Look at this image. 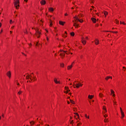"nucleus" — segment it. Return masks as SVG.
Instances as JSON below:
<instances>
[{
    "instance_id": "obj_1",
    "label": "nucleus",
    "mask_w": 126,
    "mask_h": 126,
    "mask_svg": "<svg viewBox=\"0 0 126 126\" xmlns=\"http://www.w3.org/2000/svg\"><path fill=\"white\" fill-rule=\"evenodd\" d=\"M74 18H75V22L74 23V26H75L76 28H77L79 25L78 24H77V21H78L79 20V18H78V17H74Z\"/></svg>"
},
{
    "instance_id": "obj_2",
    "label": "nucleus",
    "mask_w": 126,
    "mask_h": 126,
    "mask_svg": "<svg viewBox=\"0 0 126 126\" xmlns=\"http://www.w3.org/2000/svg\"><path fill=\"white\" fill-rule=\"evenodd\" d=\"M14 5L16 9H18L19 7V0H16L14 2Z\"/></svg>"
},
{
    "instance_id": "obj_3",
    "label": "nucleus",
    "mask_w": 126,
    "mask_h": 126,
    "mask_svg": "<svg viewBox=\"0 0 126 126\" xmlns=\"http://www.w3.org/2000/svg\"><path fill=\"white\" fill-rule=\"evenodd\" d=\"M36 32H35V35L37 38H40V34H41V32H39V30H35Z\"/></svg>"
},
{
    "instance_id": "obj_4",
    "label": "nucleus",
    "mask_w": 126,
    "mask_h": 126,
    "mask_svg": "<svg viewBox=\"0 0 126 126\" xmlns=\"http://www.w3.org/2000/svg\"><path fill=\"white\" fill-rule=\"evenodd\" d=\"M64 89H65V91H64V93L67 94V93H68L69 91H70V90H69L68 89V87H65Z\"/></svg>"
},
{
    "instance_id": "obj_5",
    "label": "nucleus",
    "mask_w": 126,
    "mask_h": 126,
    "mask_svg": "<svg viewBox=\"0 0 126 126\" xmlns=\"http://www.w3.org/2000/svg\"><path fill=\"white\" fill-rule=\"evenodd\" d=\"M32 77V76L31 75H27L26 76V79H31V81H32L33 80L31 78Z\"/></svg>"
},
{
    "instance_id": "obj_6",
    "label": "nucleus",
    "mask_w": 126,
    "mask_h": 126,
    "mask_svg": "<svg viewBox=\"0 0 126 126\" xmlns=\"http://www.w3.org/2000/svg\"><path fill=\"white\" fill-rule=\"evenodd\" d=\"M59 54H60V56H61V57H63V50H60V51L59 52Z\"/></svg>"
},
{
    "instance_id": "obj_7",
    "label": "nucleus",
    "mask_w": 126,
    "mask_h": 126,
    "mask_svg": "<svg viewBox=\"0 0 126 126\" xmlns=\"http://www.w3.org/2000/svg\"><path fill=\"white\" fill-rule=\"evenodd\" d=\"M7 76L9 77V78H10V76L11 75V73H10V71H9L7 73H6Z\"/></svg>"
},
{
    "instance_id": "obj_8",
    "label": "nucleus",
    "mask_w": 126,
    "mask_h": 126,
    "mask_svg": "<svg viewBox=\"0 0 126 126\" xmlns=\"http://www.w3.org/2000/svg\"><path fill=\"white\" fill-rule=\"evenodd\" d=\"M82 42L84 45H85V44H86V41L84 40V38L83 37L82 38Z\"/></svg>"
},
{
    "instance_id": "obj_9",
    "label": "nucleus",
    "mask_w": 126,
    "mask_h": 126,
    "mask_svg": "<svg viewBox=\"0 0 126 126\" xmlns=\"http://www.w3.org/2000/svg\"><path fill=\"white\" fill-rule=\"evenodd\" d=\"M48 10L50 11V12H53L54 11V8L53 7L48 8Z\"/></svg>"
},
{
    "instance_id": "obj_10",
    "label": "nucleus",
    "mask_w": 126,
    "mask_h": 126,
    "mask_svg": "<svg viewBox=\"0 0 126 126\" xmlns=\"http://www.w3.org/2000/svg\"><path fill=\"white\" fill-rule=\"evenodd\" d=\"M111 94H113V97L116 96V94H115V92L114 91V90H111Z\"/></svg>"
},
{
    "instance_id": "obj_11",
    "label": "nucleus",
    "mask_w": 126,
    "mask_h": 126,
    "mask_svg": "<svg viewBox=\"0 0 126 126\" xmlns=\"http://www.w3.org/2000/svg\"><path fill=\"white\" fill-rule=\"evenodd\" d=\"M54 82H55V83H56V84H58V83L61 84V82L58 81V80L56 78L54 79Z\"/></svg>"
},
{
    "instance_id": "obj_12",
    "label": "nucleus",
    "mask_w": 126,
    "mask_h": 126,
    "mask_svg": "<svg viewBox=\"0 0 126 126\" xmlns=\"http://www.w3.org/2000/svg\"><path fill=\"white\" fill-rule=\"evenodd\" d=\"M92 21H93V22H94V23H96L97 20H96L95 18H92Z\"/></svg>"
},
{
    "instance_id": "obj_13",
    "label": "nucleus",
    "mask_w": 126,
    "mask_h": 126,
    "mask_svg": "<svg viewBox=\"0 0 126 126\" xmlns=\"http://www.w3.org/2000/svg\"><path fill=\"white\" fill-rule=\"evenodd\" d=\"M41 4H46V1L45 0H42L40 1Z\"/></svg>"
},
{
    "instance_id": "obj_14",
    "label": "nucleus",
    "mask_w": 126,
    "mask_h": 126,
    "mask_svg": "<svg viewBox=\"0 0 126 126\" xmlns=\"http://www.w3.org/2000/svg\"><path fill=\"white\" fill-rule=\"evenodd\" d=\"M121 115H122L121 119H124V118H125V113L124 112H122Z\"/></svg>"
},
{
    "instance_id": "obj_15",
    "label": "nucleus",
    "mask_w": 126,
    "mask_h": 126,
    "mask_svg": "<svg viewBox=\"0 0 126 126\" xmlns=\"http://www.w3.org/2000/svg\"><path fill=\"white\" fill-rule=\"evenodd\" d=\"M95 45H98L99 44V40L95 39Z\"/></svg>"
},
{
    "instance_id": "obj_16",
    "label": "nucleus",
    "mask_w": 126,
    "mask_h": 126,
    "mask_svg": "<svg viewBox=\"0 0 126 126\" xmlns=\"http://www.w3.org/2000/svg\"><path fill=\"white\" fill-rule=\"evenodd\" d=\"M109 78H111L112 79V76H107L105 78L106 80H108V79H109Z\"/></svg>"
},
{
    "instance_id": "obj_17",
    "label": "nucleus",
    "mask_w": 126,
    "mask_h": 126,
    "mask_svg": "<svg viewBox=\"0 0 126 126\" xmlns=\"http://www.w3.org/2000/svg\"><path fill=\"white\" fill-rule=\"evenodd\" d=\"M59 24H60V25H62L63 26V22L62 21H60Z\"/></svg>"
},
{
    "instance_id": "obj_18",
    "label": "nucleus",
    "mask_w": 126,
    "mask_h": 126,
    "mask_svg": "<svg viewBox=\"0 0 126 126\" xmlns=\"http://www.w3.org/2000/svg\"><path fill=\"white\" fill-rule=\"evenodd\" d=\"M75 86H76V88H79L80 84H76V85H75Z\"/></svg>"
},
{
    "instance_id": "obj_19",
    "label": "nucleus",
    "mask_w": 126,
    "mask_h": 126,
    "mask_svg": "<svg viewBox=\"0 0 126 126\" xmlns=\"http://www.w3.org/2000/svg\"><path fill=\"white\" fill-rule=\"evenodd\" d=\"M94 97V95H89L88 98H89V99H92Z\"/></svg>"
},
{
    "instance_id": "obj_20",
    "label": "nucleus",
    "mask_w": 126,
    "mask_h": 126,
    "mask_svg": "<svg viewBox=\"0 0 126 126\" xmlns=\"http://www.w3.org/2000/svg\"><path fill=\"white\" fill-rule=\"evenodd\" d=\"M104 14L105 16H106V15H108V12L104 11Z\"/></svg>"
},
{
    "instance_id": "obj_21",
    "label": "nucleus",
    "mask_w": 126,
    "mask_h": 126,
    "mask_svg": "<svg viewBox=\"0 0 126 126\" xmlns=\"http://www.w3.org/2000/svg\"><path fill=\"white\" fill-rule=\"evenodd\" d=\"M72 67V65L68 66V69H70Z\"/></svg>"
},
{
    "instance_id": "obj_22",
    "label": "nucleus",
    "mask_w": 126,
    "mask_h": 126,
    "mask_svg": "<svg viewBox=\"0 0 126 126\" xmlns=\"http://www.w3.org/2000/svg\"><path fill=\"white\" fill-rule=\"evenodd\" d=\"M115 23H116L117 24H118V23H119V21L118 20H115Z\"/></svg>"
},
{
    "instance_id": "obj_23",
    "label": "nucleus",
    "mask_w": 126,
    "mask_h": 126,
    "mask_svg": "<svg viewBox=\"0 0 126 126\" xmlns=\"http://www.w3.org/2000/svg\"><path fill=\"white\" fill-rule=\"evenodd\" d=\"M103 110H104V111H106V112H107V109L106 108V106H103Z\"/></svg>"
},
{
    "instance_id": "obj_24",
    "label": "nucleus",
    "mask_w": 126,
    "mask_h": 126,
    "mask_svg": "<svg viewBox=\"0 0 126 126\" xmlns=\"http://www.w3.org/2000/svg\"><path fill=\"white\" fill-rule=\"evenodd\" d=\"M74 34H75L74 32H73L70 33L71 36H74Z\"/></svg>"
},
{
    "instance_id": "obj_25",
    "label": "nucleus",
    "mask_w": 126,
    "mask_h": 126,
    "mask_svg": "<svg viewBox=\"0 0 126 126\" xmlns=\"http://www.w3.org/2000/svg\"><path fill=\"white\" fill-rule=\"evenodd\" d=\"M74 114H75V115H76V116H77V117H78V118H79V115H78V113H75Z\"/></svg>"
},
{
    "instance_id": "obj_26",
    "label": "nucleus",
    "mask_w": 126,
    "mask_h": 126,
    "mask_svg": "<svg viewBox=\"0 0 126 126\" xmlns=\"http://www.w3.org/2000/svg\"><path fill=\"white\" fill-rule=\"evenodd\" d=\"M30 123L31 124V125H34V122L33 121H32V122H30Z\"/></svg>"
},
{
    "instance_id": "obj_27",
    "label": "nucleus",
    "mask_w": 126,
    "mask_h": 126,
    "mask_svg": "<svg viewBox=\"0 0 126 126\" xmlns=\"http://www.w3.org/2000/svg\"><path fill=\"white\" fill-rule=\"evenodd\" d=\"M50 26H52L53 24L52 23V20H50Z\"/></svg>"
},
{
    "instance_id": "obj_28",
    "label": "nucleus",
    "mask_w": 126,
    "mask_h": 126,
    "mask_svg": "<svg viewBox=\"0 0 126 126\" xmlns=\"http://www.w3.org/2000/svg\"><path fill=\"white\" fill-rule=\"evenodd\" d=\"M21 93H22V91H19L18 93V94H19V95H20L21 94Z\"/></svg>"
},
{
    "instance_id": "obj_29",
    "label": "nucleus",
    "mask_w": 126,
    "mask_h": 126,
    "mask_svg": "<svg viewBox=\"0 0 126 126\" xmlns=\"http://www.w3.org/2000/svg\"><path fill=\"white\" fill-rule=\"evenodd\" d=\"M70 102L72 103V104H74V101L72 100H70Z\"/></svg>"
},
{
    "instance_id": "obj_30",
    "label": "nucleus",
    "mask_w": 126,
    "mask_h": 126,
    "mask_svg": "<svg viewBox=\"0 0 126 126\" xmlns=\"http://www.w3.org/2000/svg\"><path fill=\"white\" fill-rule=\"evenodd\" d=\"M104 123H106V122H109V120L108 119L104 120Z\"/></svg>"
},
{
    "instance_id": "obj_31",
    "label": "nucleus",
    "mask_w": 126,
    "mask_h": 126,
    "mask_svg": "<svg viewBox=\"0 0 126 126\" xmlns=\"http://www.w3.org/2000/svg\"><path fill=\"white\" fill-rule=\"evenodd\" d=\"M85 117L86 118H87V119H89V116H87V114H85Z\"/></svg>"
},
{
    "instance_id": "obj_32",
    "label": "nucleus",
    "mask_w": 126,
    "mask_h": 126,
    "mask_svg": "<svg viewBox=\"0 0 126 126\" xmlns=\"http://www.w3.org/2000/svg\"><path fill=\"white\" fill-rule=\"evenodd\" d=\"M114 105H117V102L113 100Z\"/></svg>"
},
{
    "instance_id": "obj_33",
    "label": "nucleus",
    "mask_w": 126,
    "mask_h": 126,
    "mask_svg": "<svg viewBox=\"0 0 126 126\" xmlns=\"http://www.w3.org/2000/svg\"><path fill=\"white\" fill-rule=\"evenodd\" d=\"M102 96H103V94H102L101 93L99 94V97H102Z\"/></svg>"
},
{
    "instance_id": "obj_34",
    "label": "nucleus",
    "mask_w": 126,
    "mask_h": 126,
    "mask_svg": "<svg viewBox=\"0 0 126 126\" xmlns=\"http://www.w3.org/2000/svg\"><path fill=\"white\" fill-rule=\"evenodd\" d=\"M78 21H79V22H81V23H82V22L83 21V20H79Z\"/></svg>"
},
{
    "instance_id": "obj_35",
    "label": "nucleus",
    "mask_w": 126,
    "mask_h": 126,
    "mask_svg": "<svg viewBox=\"0 0 126 126\" xmlns=\"http://www.w3.org/2000/svg\"><path fill=\"white\" fill-rule=\"evenodd\" d=\"M32 78H33L34 80H37V79H35L36 77H33Z\"/></svg>"
},
{
    "instance_id": "obj_36",
    "label": "nucleus",
    "mask_w": 126,
    "mask_h": 126,
    "mask_svg": "<svg viewBox=\"0 0 126 126\" xmlns=\"http://www.w3.org/2000/svg\"><path fill=\"white\" fill-rule=\"evenodd\" d=\"M107 117H108V115H104V118H107Z\"/></svg>"
},
{
    "instance_id": "obj_37",
    "label": "nucleus",
    "mask_w": 126,
    "mask_h": 126,
    "mask_svg": "<svg viewBox=\"0 0 126 126\" xmlns=\"http://www.w3.org/2000/svg\"><path fill=\"white\" fill-rule=\"evenodd\" d=\"M120 111L121 113H122V112H124L123 111V109L121 107H120Z\"/></svg>"
},
{
    "instance_id": "obj_38",
    "label": "nucleus",
    "mask_w": 126,
    "mask_h": 126,
    "mask_svg": "<svg viewBox=\"0 0 126 126\" xmlns=\"http://www.w3.org/2000/svg\"><path fill=\"white\" fill-rule=\"evenodd\" d=\"M60 65H61V66L62 67H63V64H61Z\"/></svg>"
},
{
    "instance_id": "obj_39",
    "label": "nucleus",
    "mask_w": 126,
    "mask_h": 126,
    "mask_svg": "<svg viewBox=\"0 0 126 126\" xmlns=\"http://www.w3.org/2000/svg\"><path fill=\"white\" fill-rule=\"evenodd\" d=\"M67 15H67V13H66L64 14V16H67Z\"/></svg>"
},
{
    "instance_id": "obj_40",
    "label": "nucleus",
    "mask_w": 126,
    "mask_h": 126,
    "mask_svg": "<svg viewBox=\"0 0 126 126\" xmlns=\"http://www.w3.org/2000/svg\"><path fill=\"white\" fill-rule=\"evenodd\" d=\"M24 33H26V34H28V32H27V31H26V32H24Z\"/></svg>"
},
{
    "instance_id": "obj_41",
    "label": "nucleus",
    "mask_w": 126,
    "mask_h": 126,
    "mask_svg": "<svg viewBox=\"0 0 126 126\" xmlns=\"http://www.w3.org/2000/svg\"><path fill=\"white\" fill-rule=\"evenodd\" d=\"M11 22H12V20H10V24H11Z\"/></svg>"
},
{
    "instance_id": "obj_42",
    "label": "nucleus",
    "mask_w": 126,
    "mask_h": 126,
    "mask_svg": "<svg viewBox=\"0 0 126 126\" xmlns=\"http://www.w3.org/2000/svg\"><path fill=\"white\" fill-rule=\"evenodd\" d=\"M122 24H124V25H126V23H125V22H123L122 23Z\"/></svg>"
},
{
    "instance_id": "obj_43",
    "label": "nucleus",
    "mask_w": 126,
    "mask_h": 126,
    "mask_svg": "<svg viewBox=\"0 0 126 126\" xmlns=\"http://www.w3.org/2000/svg\"><path fill=\"white\" fill-rule=\"evenodd\" d=\"M112 33H118V32H112Z\"/></svg>"
},
{
    "instance_id": "obj_44",
    "label": "nucleus",
    "mask_w": 126,
    "mask_h": 126,
    "mask_svg": "<svg viewBox=\"0 0 126 126\" xmlns=\"http://www.w3.org/2000/svg\"><path fill=\"white\" fill-rule=\"evenodd\" d=\"M46 39L47 41H49V38H48V37H46Z\"/></svg>"
},
{
    "instance_id": "obj_45",
    "label": "nucleus",
    "mask_w": 126,
    "mask_h": 126,
    "mask_svg": "<svg viewBox=\"0 0 126 126\" xmlns=\"http://www.w3.org/2000/svg\"><path fill=\"white\" fill-rule=\"evenodd\" d=\"M22 54H23V55H24V56H25L26 57V56H27V55H25L24 53H22Z\"/></svg>"
},
{
    "instance_id": "obj_46",
    "label": "nucleus",
    "mask_w": 126,
    "mask_h": 126,
    "mask_svg": "<svg viewBox=\"0 0 126 126\" xmlns=\"http://www.w3.org/2000/svg\"><path fill=\"white\" fill-rule=\"evenodd\" d=\"M86 40H88V37H86Z\"/></svg>"
},
{
    "instance_id": "obj_47",
    "label": "nucleus",
    "mask_w": 126,
    "mask_h": 126,
    "mask_svg": "<svg viewBox=\"0 0 126 126\" xmlns=\"http://www.w3.org/2000/svg\"><path fill=\"white\" fill-rule=\"evenodd\" d=\"M1 23H0V28H1Z\"/></svg>"
},
{
    "instance_id": "obj_48",
    "label": "nucleus",
    "mask_w": 126,
    "mask_h": 126,
    "mask_svg": "<svg viewBox=\"0 0 126 126\" xmlns=\"http://www.w3.org/2000/svg\"><path fill=\"white\" fill-rule=\"evenodd\" d=\"M82 85H83L82 84H80V86H82Z\"/></svg>"
},
{
    "instance_id": "obj_49",
    "label": "nucleus",
    "mask_w": 126,
    "mask_h": 126,
    "mask_svg": "<svg viewBox=\"0 0 126 126\" xmlns=\"http://www.w3.org/2000/svg\"><path fill=\"white\" fill-rule=\"evenodd\" d=\"M71 124H73V121H72Z\"/></svg>"
},
{
    "instance_id": "obj_50",
    "label": "nucleus",
    "mask_w": 126,
    "mask_h": 126,
    "mask_svg": "<svg viewBox=\"0 0 126 126\" xmlns=\"http://www.w3.org/2000/svg\"><path fill=\"white\" fill-rule=\"evenodd\" d=\"M76 86H75V85L74 86V88H76Z\"/></svg>"
},
{
    "instance_id": "obj_51",
    "label": "nucleus",
    "mask_w": 126,
    "mask_h": 126,
    "mask_svg": "<svg viewBox=\"0 0 126 126\" xmlns=\"http://www.w3.org/2000/svg\"><path fill=\"white\" fill-rule=\"evenodd\" d=\"M28 0H24V1H26V2H27Z\"/></svg>"
},
{
    "instance_id": "obj_52",
    "label": "nucleus",
    "mask_w": 126,
    "mask_h": 126,
    "mask_svg": "<svg viewBox=\"0 0 126 126\" xmlns=\"http://www.w3.org/2000/svg\"><path fill=\"white\" fill-rule=\"evenodd\" d=\"M2 117L3 118L4 117V116L3 115V114L2 115Z\"/></svg>"
},
{
    "instance_id": "obj_53",
    "label": "nucleus",
    "mask_w": 126,
    "mask_h": 126,
    "mask_svg": "<svg viewBox=\"0 0 126 126\" xmlns=\"http://www.w3.org/2000/svg\"><path fill=\"white\" fill-rule=\"evenodd\" d=\"M120 24H123V23L122 22V21H120Z\"/></svg>"
},
{
    "instance_id": "obj_54",
    "label": "nucleus",
    "mask_w": 126,
    "mask_h": 126,
    "mask_svg": "<svg viewBox=\"0 0 126 126\" xmlns=\"http://www.w3.org/2000/svg\"><path fill=\"white\" fill-rule=\"evenodd\" d=\"M104 113H107V111H106V110H104Z\"/></svg>"
},
{
    "instance_id": "obj_55",
    "label": "nucleus",
    "mask_w": 126,
    "mask_h": 126,
    "mask_svg": "<svg viewBox=\"0 0 126 126\" xmlns=\"http://www.w3.org/2000/svg\"><path fill=\"white\" fill-rule=\"evenodd\" d=\"M17 85H19V83H17Z\"/></svg>"
},
{
    "instance_id": "obj_56",
    "label": "nucleus",
    "mask_w": 126,
    "mask_h": 126,
    "mask_svg": "<svg viewBox=\"0 0 126 126\" xmlns=\"http://www.w3.org/2000/svg\"><path fill=\"white\" fill-rule=\"evenodd\" d=\"M63 53H65V51L64 50V51H63Z\"/></svg>"
},
{
    "instance_id": "obj_57",
    "label": "nucleus",
    "mask_w": 126,
    "mask_h": 126,
    "mask_svg": "<svg viewBox=\"0 0 126 126\" xmlns=\"http://www.w3.org/2000/svg\"><path fill=\"white\" fill-rule=\"evenodd\" d=\"M123 68H126V67L124 66V67H123Z\"/></svg>"
},
{
    "instance_id": "obj_58",
    "label": "nucleus",
    "mask_w": 126,
    "mask_h": 126,
    "mask_svg": "<svg viewBox=\"0 0 126 126\" xmlns=\"http://www.w3.org/2000/svg\"><path fill=\"white\" fill-rule=\"evenodd\" d=\"M95 26L98 27V25H96Z\"/></svg>"
},
{
    "instance_id": "obj_59",
    "label": "nucleus",
    "mask_w": 126,
    "mask_h": 126,
    "mask_svg": "<svg viewBox=\"0 0 126 126\" xmlns=\"http://www.w3.org/2000/svg\"><path fill=\"white\" fill-rule=\"evenodd\" d=\"M38 45V43L36 44V46H37Z\"/></svg>"
},
{
    "instance_id": "obj_60",
    "label": "nucleus",
    "mask_w": 126,
    "mask_h": 126,
    "mask_svg": "<svg viewBox=\"0 0 126 126\" xmlns=\"http://www.w3.org/2000/svg\"><path fill=\"white\" fill-rule=\"evenodd\" d=\"M64 23H65V22H63V24H64Z\"/></svg>"
},
{
    "instance_id": "obj_61",
    "label": "nucleus",
    "mask_w": 126,
    "mask_h": 126,
    "mask_svg": "<svg viewBox=\"0 0 126 126\" xmlns=\"http://www.w3.org/2000/svg\"><path fill=\"white\" fill-rule=\"evenodd\" d=\"M93 8H94V6H92Z\"/></svg>"
},
{
    "instance_id": "obj_62",
    "label": "nucleus",
    "mask_w": 126,
    "mask_h": 126,
    "mask_svg": "<svg viewBox=\"0 0 126 126\" xmlns=\"http://www.w3.org/2000/svg\"><path fill=\"white\" fill-rule=\"evenodd\" d=\"M1 119V117L0 116V120Z\"/></svg>"
},
{
    "instance_id": "obj_63",
    "label": "nucleus",
    "mask_w": 126,
    "mask_h": 126,
    "mask_svg": "<svg viewBox=\"0 0 126 126\" xmlns=\"http://www.w3.org/2000/svg\"><path fill=\"white\" fill-rule=\"evenodd\" d=\"M65 34H67V33H66V32H65Z\"/></svg>"
},
{
    "instance_id": "obj_64",
    "label": "nucleus",
    "mask_w": 126,
    "mask_h": 126,
    "mask_svg": "<svg viewBox=\"0 0 126 126\" xmlns=\"http://www.w3.org/2000/svg\"><path fill=\"white\" fill-rule=\"evenodd\" d=\"M14 26H13V27H12V28H14Z\"/></svg>"
}]
</instances>
